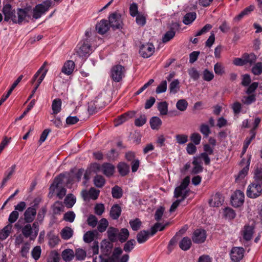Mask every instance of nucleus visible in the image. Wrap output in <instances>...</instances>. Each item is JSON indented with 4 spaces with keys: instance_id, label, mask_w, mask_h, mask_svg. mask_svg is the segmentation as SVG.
<instances>
[{
    "instance_id": "53",
    "label": "nucleus",
    "mask_w": 262,
    "mask_h": 262,
    "mask_svg": "<svg viewBox=\"0 0 262 262\" xmlns=\"http://www.w3.org/2000/svg\"><path fill=\"white\" fill-rule=\"evenodd\" d=\"M86 222L90 226L94 228L98 224V219L94 215L91 214L88 216Z\"/></svg>"
},
{
    "instance_id": "58",
    "label": "nucleus",
    "mask_w": 262,
    "mask_h": 262,
    "mask_svg": "<svg viewBox=\"0 0 262 262\" xmlns=\"http://www.w3.org/2000/svg\"><path fill=\"white\" fill-rule=\"evenodd\" d=\"M176 34V32L172 30H169L166 32L162 38V41L163 42H167L171 40Z\"/></svg>"
},
{
    "instance_id": "34",
    "label": "nucleus",
    "mask_w": 262,
    "mask_h": 262,
    "mask_svg": "<svg viewBox=\"0 0 262 262\" xmlns=\"http://www.w3.org/2000/svg\"><path fill=\"white\" fill-rule=\"evenodd\" d=\"M253 182L262 185V168L256 167L254 172Z\"/></svg>"
},
{
    "instance_id": "62",
    "label": "nucleus",
    "mask_w": 262,
    "mask_h": 262,
    "mask_svg": "<svg viewBox=\"0 0 262 262\" xmlns=\"http://www.w3.org/2000/svg\"><path fill=\"white\" fill-rule=\"evenodd\" d=\"M59 259L60 257L58 253L56 251H53L48 258L47 262H59Z\"/></svg>"
},
{
    "instance_id": "45",
    "label": "nucleus",
    "mask_w": 262,
    "mask_h": 262,
    "mask_svg": "<svg viewBox=\"0 0 262 262\" xmlns=\"http://www.w3.org/2000/svg\"><path fill=\"white\" fill-rule=\"evenodd\" d=\"M112 194L114 198L120 199L122 196V189L118 186H115L112 189Z\"/></svg>"
},
{
    "instance_id": "64",
    "label": "nucleus",
    "mask_w": 262,
    "mask_h": 262,
    "mask_svg": "<svg viewBox=\"0 0 262 262\" xmlns=\"http://www.w3.org/2000/svg\"><path fill=\"white\" fill-rule=\"evenodd\" d=\"M214 78V74L212 72L207 69L203 71V79L206 81H210Z\"/></svg>"
},
{
    "instance_id": "35",
    "label": "nucleus",
    "mask_w": 262,
    "mask_h": 262,
    "mask_svg": "<svg viewBox=\"0 0 262 262\" xmlns=\"http://www.w3.org/2000/svg\"><path fill=\"white\" fill-rule=\"evenodd\" d=\"M76 198L71 193L68 194L64 200V203L68 208H70L76 203Z\"/></svg>"
},
{
    "instance_id": "13",
    "label": "nucleus",
    "mask_w": 262,
    "mask_h": 262,
    "mask_svg": "<svg viewBox=\"0 0 262 262\" xmlns=\"http://www.w3.org/2000/svg\"><path fill=\"white\" fill-rule=\"evenodd\" d=\"M155 52V47L152 43L142 45L140 49L139 53L144 58L150 57Z\"/></svg>"
},
{
    "instance_id": "28",
    "label": "nucleus",
    "mask_w": 262,
    "mask_h": 262,
    "mask_svg": "<svg viewBox=\"0 0 262 262\" xmlns=\"http://www.w3.org/2000/svg\"><path fill=\"white\" fill-rule=\"evenodd\" d=\"M191 245L192 243L191 239L189 237L186 236L183 237L180 242L179 247L182 250L187 251L190 248Z\"/></svg>"
},
{
    "instance_id": "23",
    "label": "nucleus",
    "mask_w": 262,
    "mask_h": 262,
    "mask_svg": "<svg viewBox=\"0 0 262 262\" xmlns=\"http://www.w3.org/2000/svg\"><path fill=\"white\" fill-rule=\"evenodd\" d=\"M135 114V112L134 111L128 112L127 113L123 114V115L119 116L117 119H116V125L117 126L121 124L122 123L127 120L129 118L133 117Z\"/></svg>"
},
{
    "instance_id": "30",
    "label": "nucleus",
    "mask_w": 262,
    "mask_h": 262,
    "mask_svg": "<svg viewBox=\"0 0 262 262\" xmlns=\"http://www.w3.org/2000/svg\"><path fill=\"white\" fill-rule=\"evenodd\" d=\"M60 234L62 238L68 240L73 236V231L71 228L66 227L61 230Z\"/></svg>"
},
{
    "instance_id": "18",
    "label": "nucleus",
    "mask_w": 262,
    "mask_h": 262,
    "mask_svg": "<svg viewBox=\"0 0 262 262\" xmlns=\"http://www.w3.org/2000/svg\"><path fill=\"white\" fill-rule=\"evenodd\" d=\"M254 233V227L249 225L244 227L242 231V235L243 239L246 241H249L251 239Z\"/></svg>"
},
{
    "instance_id": "24",
    "label": "nucleus",
    "mask_w": 262,
    "mask_h": 262,
    "mask_svg": "<svg viewBox=\"0 0 262 262\" xmlns=\"http://www.w3.org/2000/svg\"><path fill=\"white\" fill-rule=\"evenodd\" d=\"M103 173L107 177H110L114 174L115 167L111 164L104 163L102 165Z\"/></svg>"
},
{
    "instance_id": "59",
    "label": "nucleus",
    "mask_w": 262,
    "mask_h": 262,
    "mask_svg": "<svg viewBox=\"0 0 262 262\" xmlns=\"http://www.w3.org/2000/svg\"><path fill=\"white\" fill-rule=\"evenodd\" d=\"M188 72L189 75L193 80H197L200 78V74L194 68L189 69Z\"/></svg>"
},
{
    "instance_id": "33",
    "label": "nucleus",
    "mask_w": 262,
    "mask_h": 262,
    "mask_svg": "<svg viewBox=\"0 0 262 262\" xmlns=\"http://www.w3.org/2000/svg\"><path fill=\"white\" fill-rule=\"evenodd\" d=\"M97 234L96 230L89 231L84 234L83 241L86 243H90L94 239Z\"/></svg>"
},
{
    "instance_id": "40",
    "label": "nucleus",
    "mask_w": 262,
    "mask_h": 262,
    "mask_svg": "<svg viewBox=\"0 0 262 262\" xmlns=\"http://www.w3.org/2000/svg\"><path fill=\"white\" fill-rule=\"evenodd\" d=\"M243 58H244L245 64L249 63L250 65L254 63L256 60V56L253 53H245L243 55Z\"/></svg>"
},
{
    "instance_id": "31",
    "label": "nucleus",
    "mask_w": 262,
    "mask_h": 262,
    "mask_svg": "<svg viewBox=\"0 0 262 262\" xmlns=\"http://www.w3.org/2000/svg\"><path fill=\"white\" fill-rule=\"evenodd\" d=\"M52 108L53 114H57L60 112L61 109V100L60 99L57 98L53 101Z\"/></svg>"
},
{
    "instance_id": "61",
    "label": "nucleus",
    "mask_w": 262,
    "mask_h": 262,
    "mask_svg": "<svg viewBox=\"0 0 262 262\" xmlns=\"http://www.w3.org/2000/svg\"><path fill=\"white\" fill-rule=\"evenodd\" d=\"M146 116L142 115L135 120V124L138 127L142 126L146 122Z\"/></svg>"
},
{
    "instance_id": "63",
    "label": "nucleus",
    "mask_w": 262,
    "mask_h": 262,
    "mask_svg": "<svg viewBox=\"0 0 262 262\" xmlns=\"http://www.w3.org/2000/svg\"><path fill=\"white\" fill-rule=\"evenodd\" d=\"M75 218V214L73 211H68L64 214L63 219L66 221L72 223Z\"/></svg>"
},
{
    "instance_id": "38",
    "label": "nucleus",
    "mask_w": 262,
    "mask_h": 262,
    "mask_svg": "<svg viewBox=\"0 0 262 262\" xmlns=\"http://www.w3.org/2000/svg\"><path fill=\"white\" fill-rule=\"evenodd\" d=\"M136 244V241L134 239H131L125 243L123 246V250L126 252L129 253L134 248Z\"/></svg>"
},
{
    "instance_id": "12",
    "label": "nucleus",
    "mask_w": 262,
    "mask_h": 262,
    "mask_svg": "<svg viewBox=\"0 0 262 262\" xmlns=\"http://www.w3.org/2000/svg\"><path fill=\"white\" fill-rule=\"evenodd\" d=\"M206 236L207 234L205 230L197 229L192 234V239L194 243L201 244L205 241Z\"/></svg>"
},
{
    "instance_id": "51",
    "label": "nucleus",
    "mask_w": 262,
    "mask_h": 262,
    "mask_svg": "<svg viewBox=\"0 0 262 262\" xmlns=\"http://www.w3.org/2000/svg\"><path fill=\"white\" fill-rule=\"evenodd\" d=\"M252 72L255 75H259L262 73V62L256 63L252 68Z\"/></svg>"
},
{
    "instance_id": "57",
    "label": "nucleus",
    "mask_w": 262,
    "mask_h": 262,
    "mask_svg": "<svg viewBox=\"0 0 262 262\" xmlns=\"http://www.w3.org/2000/svg\"><path fill=\"white\" fill-rule=\"evenodd\" d=\"M224 214L226 217L230 220L234 219L236 216V213L234 210L229 207H227L225 209Z\"/></svg>"
},
{
    "instance_id": "7",
    "label": "nucleus",
    "mask_w": 262,
    "mask_h": 262,
    "mask_svg": "<svg viewBox=\"0 0 262 262\" xmlns=\"http://www.w3.org/2000/svg\"><path fill=\"white\" fill-rule=\"evenodd\" d=\"M262 194V185L252 182L248 186L246 194L248 198L255 199Z\"/></svg>"
},
{
    "instance_id": "25",
    "label": "nucleus",
    "mask_w": 262,
    "mask_h": 262,
    "mask_svg": "<svg viewBox=\"0 0 262 262\" xmlns=\"http://www.w3.org/2000/svg\"><path fill=\"white\" fill-rule=\"evenodd\" d=\"M121 208L118 204L114 205L110 210V216L113 220H117L121 213Z\"/></svg>"
},
{
    "instance_id": "42",
    "label": "nucleus",
    "mask_w": 262,
    "mask_h": 262,
    "mask_svg": "<svg viewBox=\"0 0 262 262\" xmlns=\"http://www.w3.org/2000/svg\"><path fill=\"white\" fill-rule=\"evenodd\" d=\"M108 226V222L107 220L105 218H103L101 219L99 222L98 223L97 227L98 230L100 232H103L106 230Z\"/></svg>"
},
{
    "instance_id": "17",
    "label": "nucleus",
    "mask_w": 262,
    "mask_h": 262,
    "mask_svg": "<svg viewBox=\"0 0 262 262\" xmlns=\"http://www.w3.org/2000/svg\"><path fill=\"white\" fill-rule=\"evenodd\" d=\"M24 221L26 223H30L35 219L36 210L34 207H28L24 212Z\"/></svg>"
},
{
    "instance_id": "21",
    "label": "nucleus",
    "mask_w": 262,
    "mask_h": 262,
    "mask_svg": "<svg viewBox=\"0 0 262 262\" xmlns=\"http://www.w3.org/2000/svg\"><path fill=\"white\" fill-rule=\"evenodd\" d=\"M65 177L64 174L60 173L55 178L53 183L51 184L50 190L51 191L54 192L56 189H57L62 184L63 179Z\"/></svg>"
},
{
    "instance_id": "14",
    "label": "nucleus",
    "mask_w": 262,
    "mask_h": 262,
    "mask_svg": "<svg viewBox=\"0 0 262 262\" xmlns=\"http://www.w3.org/2000/svg\"><path fill=\"white\" fill-rule=\"evenodd\" d=\"M190 183V177L189 176L186 177L180 185L177 187L174 191V197L176 198H179L182 194V192L186 190V189L188 187Z\"/></svg>"
},
{
    "instance_id": "16",
    "label": "nucleus",
    "mask_w": 262,
    "mask_h": 262,
    "mask_svg": "<svg viewBox=\"0 0 262 262\" xmlns=\"http://www.w3.org/2000/svg\"><path fill=\"white\" fill-rule=\"evenodd\" d=\"M224 201L223 196L220 193H216L211 196L209 204L211 207H218L222 205Z\"/></svg>"
},
{
    "instance_id": "46",
    "label": "nucleus",
    "mask_w": 262,
    "mask_h": 262,
    "mask_svg": "<svg viewBox=\"0 0 262 262\" xmlns=\"http://www.w3.org/2000/svg\"><path fill=\"white\" fill-rule=\"evenodd\" d=\"M158 109L161 115H166L168 111V104L166 101L159 103Z\"/></svg>"
},
{
    "instance_id": "36",
    "label": "nucleus",
    "mask_w": 262,
    "mask_h": 262,
    "mask_svg": "<svg viewBox=\"0 0 262 262\" xmlns=\"http://www.w3.org/2000/svg\"><path fill=\"white\" fill-rule=\"evenodd\" d=\"M150 124L152 129H158L162 125L161 120L158 117H152L150 119Z\"/></svg>"
},
{
    "instance_id": "56",
    "label": "nucleus",
    "mask_w": 262,
    "mask_h": 262,
    "mask_svg": "<svg viewBox=\"0 0 262 262\" xmlns=\"http://www.w3.org/2000/svg\"><path fill=\"white\" fill-rule=\"evenodd\" d=\"M255 100V95L254 94H251L248 96L244 97L242 100V102L246 105L251 104L252 103L254 102Z\"/></svg>"
},
{
    "instance_id": "4",
    "label": "nucleus",
    "mask_w": 262,
    "mask_h": 262,
    "mask_svg": "<svg viewBox=\"0 0 262 262\" xmlns=\"http://www.w3.org/2000/svg\"><path fill=\"white\" fill-rule=\"evenodd\" d=\"M51 4L52 2L50 1H46L41 4L36 5L33 9V17L35 19L40 18L49 10Z\"/></svg>"
},
{
    "instance_id": "52",
    "label": "nucleus",
    "mask_w": 262,
    "mask_h": 262,
    "mask_svg": "<svg viewBox=\"0 0 262 262\" xmlns=\"http://www.w3.org/2000/svg\"><path fill=\"white\" fill-rule=\"evenodd\" d=\"M215 73L218 75H222L225 72L224 67L221 63H216L214 66Z\"/></svg>"
},
{
    "instance_id": "37",
    "label": "nucleus",
    "mask_w": 262,
    "mask_h": 262,
    "mask_svg": "<svg viewBox=\"0 0 262 262\" xmlns=\"http://www.w3.org/2000/svg\"><path fill=\"white\" fill-rule=\"evenodd\" d=\"M118 171L120 175L125 176L129 172V167L125 163H120L117 166Z\"/></svg>"
},
{
    "instance_id": "5",
    "label": "nucleus",
    "mask_w": 262,
    "mask_h": 262,
    "mask_svg": "<svg viewBox=\"0 0 262 262\" xmlns=\"http://www.w3.org/2000/svg\"><path fill=\"white\" fill-rule=\"evenodd\" d=\"M92 52V47L88 38L81 41L78 45L76 53L80 57H87Z\"/></svg>"
},
{
    "instance_id": "47",
    "label": "nucleus",
    "mask_w": 262,
    "mask_h": 262,
    "mask_svg": "<svg viewBox=\"0 0 262 262\" xmlns=\"http://www.w3.org/2000/svg\"><path fill=\"white\" fill-rule=\"evenodd\" d=\"M129 223L132 227V229L134 231L138 230L140 228L142 224V222H141L140 219L138 218H136V219L133 220H130Z\"/></svg>"
},
{
    "instance_id": "43",
    "label": "nucleus",
    "mask_w": 262,
    "mask_h": 262,
    "mask_svg": "<svg viewBox=\"0 0 262 262\" xmlns=\"http://www.w3.org/2000/svg\"><path fill=\"white\" fill-rule=\"evenodd\" d=\"M168 225V224H165V225H162L161 223H156L153 227L151 228L150 235H154L158 230L162 231L163 230L166 226Z\"/></svg>"
},
{
    "instance_id": "49",
    "label": "nucleus",
    "mask_w": 262,
    "mask_h": 262,
    "mask_svg": "<svg viewBox=\"0 0 262 262\" xmlns=\"http://www.w3.org/2000/svg\"><path fill=\"white\" fill-rule=\"evenodd\" d=\"M48 65V62L45 61L41 67L39 68V69L37 71V72L33 76V78L32 79L31 82L33 83L35 80L37 79L40 74H42V73L45 71V70H48L46 67Z\"/></svg>"
},
{
    "instance_id": "6",
    "label": "nucleus",
    "mask_w": 262,
    "mask_h": 262,
    "mask_svg": "<svg viewBox=\"0 0 262 262\" xmlns=\"http://www.w3.org/2000/svg\"><path fill=\"white\" fill-rule=\"evenodd\" d=\"M125 68L120 64H117L112 68L110 76L113 81L119 82L125 76Z\"/></svg>"
},
{
    "instance_id": "26",
    "label": "nucleus",
    "mask_w": 262,
    "mask_h": 262,
    "mask_svg": "<svg viewBox=\"0 0 262 262\" xmlns=\"http://www.w3.org/2000/svg\"><path fill=\"white\" fill-rule=\"evenodd\" d=\"M150 233L148 231L142 230L137 235V239L139 244L145 243L149 238Z\"/></svg>"
},
{
    "instance_id": "48",
    "label": "nucleus",
    "mask_w": 262,
    "mask_h": 262,
    "mask_svg": "<svg viewBox=\"0 0 262 262\" xmlns=\"http://www.w3.org/2000/svg\"><path fill=\"white\" fill-rule=\"evenodd\" d=\"M41 252V248L39 246L35 247L31 251V255L34 260H38L40 257Z\"/></svg>"
},
{
    "instance_id": "55",
    "label": "nucleus",
    "mask_w": 262,
    "mask_h": 262,
    "mask_svg": "<svg viewBox=\"0 0 262 262\" xmlns=\"http://www.w3.org/2000/svg\"><path fill=\"white\" fill-rule=\"evenodd\" d=\"M187 106L188 103L185 99L179 100L176 104L177 108L181 111H185L187 107Z\"/></svg>"
},
{
    "instance_id": "11",
    "label": "nucleus",
    "mask_w": 262,
    "mask_h": 262,
    "mask_svg": "<svg viewBox=\"0 0 262 262\" xmlns=\"http://www.w3.org/2000/svg\"><path fill=\"white\" fill-rule=\"evenodd\" d=\"M244 249L242 247H233L230 251L231 260L234 262H239L244 257Z\"/></svg>"
},
{
    "instance_id": "54",
    "label": "nucleus",
    "mask_w": 262,
    "mask_h": 262,
    "mask_svg": "<svg viewBox=\"0 0 262 262\" xmlns=\"http://www.w3.org/2000/svg\"><path fill=\"white\" fill-rule=\"evenodd\" d=\"M74 254L76 259L79 260H83L86 255V252L82 249H76Z\"/></svg>"
},
{
    "instance_id": "29",
    "label": "nucleus",
    "mask_w": 262,
    "mask_h": 262,
    "mask_svg": "<svg viewBox=\"0 0 262 262\" xmlns=\"http://www.w3.org/2000/svg\"><path fill=\"white\" fill-rule=\"evenodd\" d=\"M196 14L195 12H189L186 13L183 19V23L186 25L191 24L196 18Z\"/></svg>"
},
{
    "instance_id": "60",
    "label": "nucleus",
    "mask_w": 262,
    "mask_h": 262,
    "mask_svg": "<svg viewBox=\"0 0 262 262\" xmlns=\"http://www.w3.org/2000/svg\"><path fill=\"white\" fill-rule=\"evenodd\" d=\"M167 90V82L166 80L162 81L160 84L157 87L156 92L160 94L166 92Z\"/></svg>"
},
{
    "instance_id": "44",
    "label": "nucleus",
    "mask_w": 262,
    "mask_h": 262,
    "mask_svg": "<svg viewBox=\"0 0 262 262\" xmlns=\"http://www.w3.org/2000/svg\"><path fill=\"white\" fill-rule=\"evenodd\" d=\"M64 206L62 203L60 201H56L53 205V211L54 214H60L63 211Z\"/></svg>"
},
{
    "instance_id": "27",
    "label": "nucleus",
    "mask_w": 262,
    "mask_h": 262,
    "mask_svg": "<svg viewBox=\"0 0 262 262\" xmlns=\"http://www.w3.org/2000/svg\"><path fill=\"white\" fill-rule=\"evenodd\" d=\"M61 256L64 261H70L74 258L75 254L73 250L66 249L62 252Z\"/></svg>"
},
{
    "instance_id": "10",
    "label": "nucleus",
    "mask_w": 262,
    "mask_h": 262,
    "mask_svg": "<svg viewBox=\"0 0 262 262\" xmlns=\"http://www.w3.org/2000/svg\"><path fill=\"white\" fill-rule=\"evenodd\" d=\"M99 190H97L94 187H92L89 191H87L86 190H83L81 192V194L83 199L86 201L90 199L94 200H96L99 196Z\"/></svg>"
},
{
    "instance_id": "39",
    "label": "nucleus",
    "mask_w": 262,
    "mask_h": 262,
    "mask_svg": "<svg viewBox=\"0 0 262 262\" xmlns=\"http://www.w3.org/2000/svg\"><path fill=\"white\" fill-rule=\"evenodd\" d=\"M12 227L11 224H8L5 226L0 232V239L4 240L9 235Z\"/></svg>"
},
{
    "instance_id": "32",
    "label": "nucleus",
    "mask_w": 262,
    "mask_h": 262,
    "mask_svg": "<svg viewBox=\"0 0 262 262\" xmlns=\"http://www.w3.org/2000/svg\"><path fill=\"white\" fill-rule=\"evenodd\" d=\"M94 184L97 188H102L105 184V180L104 178L99 174H97L93 180Z\"/></svg>"
},
{
    "instance_id": "50",
    "label": "nucleus",
    "mask_w": 262,
    "mask_h": 262,
    "mask_svg": "<svg viewBox=\"0 0 262 262\" xmlns=\"http://www.w3.org/2000/svg\"><path fill=\"white\" fill-rule=\"evenodd\" d=\"M200 131L205 137H207L211 133L209 126L205 123H203L200 125Z\"/></svg>"
},
{
    "instance_id": "3",
    "label": "nucleus",
    "mask_w": 262,
    "mask_h": 262,
    "mask_svg": "<svg viewBox=\"0 0 262 262\" xmlns=\"http://www.w3.org/2000/svg\"><path fill=\"white\" fill-rule=\"evenodd\" d=\"M39 223L36 221L31 225L27 223L21 229V233L26 238H29L30 241H34L39 232Z\"/></svg>"
},
{
    "instance_id": "19",
    "label": "nucleus",
    "mask_w": 262,
    "mask_h": 262,
    "mask_svg": "<svg viewBox=\"0 0 262 262\" xmlns=\"http://www.w3.org/2000/svg\"><path fill=\"white\" fill-rule=\"evenodd\" d=\"M100 102L99 99H97L94 101H91L89 104L88 112L90 114H93L98 112L101 108L103 107V105H100Z\"/></svg>"
},
{
    "instance_id": "15",
    "label": "nucleus",
    "mask_w": 262,
    "mask_h": 262,
    "mask_svg": "<svg viewBox=\"0 0 262 262\" xmlns=\"http://www.w3.org/2000/svg\"><path fill=\"white\" fill-rule=\"evenodd\" d=\"M16 167V165L13 164L5 171L4 173V177L3 178L1 183L0 187L1 189H3L6 185L7 182L11 179L12 176L15 172Z\"/></svg>"
},
{
    "instance_id": "41",
    "label": "nucleus",
    "mask_w": 262,
    "mask_h": 262,
    "mask_svg": "<svg viewBox=\"0 0 262 262\" xmlns=\"http://www.w3.org/2000/svg\"><path fill=\"white\" fill-rule=\"evenodd\" d=\"M180 82L178 79H175L169 84V89L170 93H177L180 89Z\"/></svg>"
},
{
    "instance_id": "9",
    "label": "nucleus",
    "mask_w": 262,
    "mask_h": 262,
    "mask_svg": "<svg viewBox=\"0 0 262 262\" xmlns=\"http://www.w3.org/2000/svg\"><path fill=\"white\" fill-rule=\"evenodd\" d=\"M244 193L241 190H236L231 196V204L234 207L241 206L244 202Z\"/></svg>"
},
{
    "instance_id": "1",
    "label": "nucleus",
    "mask_w": 262,
    "mask_h": 262,
    "mask_svg": "<svg viewBox=\"0 0 262 262\" xmlns=\"http://www.w3.org/2000/svg\"><path fill=\"white\" fill-rule=\"evenodd\" d=\"M29 9H17L16 13L10 4L5 5L3 8V13L4 15V20L9 21L12 20L15 24H21L25 19L29 12Z\"/></svg>"
},
{
    "instance_id": "2",
    "label": "nucleus",
    "mask_w": 262,
    "mask_h": 262,
    "mask_svg": "<svg viewBox=\"0 0 262 262\" xmlns=\"http://www.w3.org/2000/svg\"><path fill=\"white\" fill-rule=\"evenodd\" d=\"M108 239L112 243L119 241L123 243L126 241L129 236V232L126 228H118L110 227L107 231Z\"/></svg>"
},
{
    "instance_id": "8",
    "label": "nucleus",
    "mask_w": 262,
    "mask_h": 262,
    "mask_svg": "<svg viewBox=\"0 0 262 262\" xmlns=\"http://www.w3.org/2000/svg\"><path fill=\"white\" fill-rule=\"evenodd\" d=\"M108 18L110 26L114 30L122 28L123 25V20L120 13L117 12L111 13Z\"/></svg>"
},
{
    "instance_id": "20",
    "label": "nucleus",
    "mask_w": 262,
    "mask_h": 262,
    "mask_svg": "<svg viewBox=\"0 0 262 262\" xmlns=\"http://www.w3.org/2000/svg\"><path fill=\"white\" fill-rule=\"evenodd\" d=\"M110 27H111L107 20L102 19L97 24L96 28L99 33L104 34L107 32Z\"/></svg>"
},
{
    "instance_id": "22",
    "label": "nucleus",
    "mask_w": 262,
    "mask_h": 262,
    "mask_svg": "<svg viewBox=\"0 0 262 262\" xmlns=\"http://www.w3.org/2000/svg\"><path fill=\"white\" fill-rule=\"evenodd\" d=\"M74 68V62L72 60H68L64 63L61 72L67 75H70L73 73Z\"/></svg>"
}]
</instances>
